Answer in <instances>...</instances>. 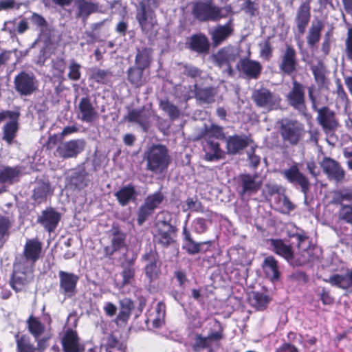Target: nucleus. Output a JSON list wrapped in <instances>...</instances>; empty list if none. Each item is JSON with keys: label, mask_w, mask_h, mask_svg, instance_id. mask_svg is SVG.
Masks as SVG:
<instances>
[{"label": "nucleus", "mask_w": 352, "mask_h": 352, "mask_svg": "<svg viewBox=\"0 0 352 352\" xmlns=\"http://www.w3.org/2000/svg\"><path fill=\"white\" fill-rule=\"evenodd\" d=\"M144 159L146 162V170L155 174L163 173L171 162L167 148L162 144L151 146L144 153Z\"/></svg>", "instance_id": "f257e3e1"}, {"label": "nucleus", "mask_w": 352, "mask_h": 352, "mask_svg": "<svg viewBox=\"0 0 352 352\" xmlns=\"http://www.w3.org/2000/svg\"><path fill=\"white\" fill-rule=\"evenodd\" d=\"M192 14L199 21H215L224 17L222 8L216 6L211 0L195 3L192 8Z\"/></svg>", "instance_id": "f03ea898"}, {"label": "nucleus", "mask_w": 352, "mask_h": 352, "mask_svg": "<svg viewBox=\"0 0 352 352\" xmlns=\"http://www.w3.org/2000/svg\"><path fill=\"white\" fill-rule=\"evenodd\" d=\"M224 328L217 320L214 321L213 329L210 330L207 336L197 334L192 348L195 352H199L205 349H210L213 344L219 345V342L225 337Z\"/></svg>", "instance_id": "7ed1b4c3"}, {"label": "nucleus", "mask_w": 352, "mask_h": 352, "mask_svg": "<svg viewBox=\"0 0 352 352\" xmlns=\"http://www.w3.org/2000/svg\"><path fill=\"white\" fill-rule=\"evenodd\" d=\"M252 98L257 107L267 111L280 109L282 99L279 94L272 92L266 88L254 90Z\"/></svg>", "instance_id": "20e7f679"}, {"label": "nucleus", "mask_w": 352, "mask_h": 352, "mask_svg": "<svg viewBox=\"0 0 352 352\" xmlns=\"http://www.w3.org/2000/svg\"><path fill=\"white\" fill-rule=\"evenodd\" d=\"M34 267L19 261L14 265V272L11 280V287L16 292L23 291L33 279Z\"/></svg>", "instance_id": "39448f33"}, {"label": "nucleus", "mask_w": 352, "mask_h": 352, "mask_svg": "<svg viewBox=\"0 0 352 352\" xmlns=\"http://www.w3.org/2000/svg\"><path fill=\"white\" fill-rule=\"evenodd\" d=\"M308 91L309 98L312 102L313 108L318 112L317 120L318 123L326 133L335 130L338 125L335 113L327 107L317 109L318 104L314 96V88L312 87H309Z\"/></svg>", "instance_id": "423d86ee"}, {"label": "nucleus", "mask_w": 352, "mask_h": 352, "mask_svg": "<svg viewBox=\"0 0 352 352\" xmlns=\"http://www.w3.org/2000/svg\"><path fill=\"white\" fill-rule=\"evenodd\" d=\"M280 132L283 141L291 145H296L304 135L302 124L293 120H283L280 122Z\"/></svg>", "instance_id": "0eeeda50"}, {"label": "nucleus", "mask_w": 352, "mask_h": 352, "mask_svg": "<svg viewBox=\"0 0 352 352\" xmlns=\"http://www.w3.org/2000/svg\"><path fill=\"white\" fill-rule=\"evenodd\" d=\"M239 56V50L237 47L228 45L219 50L212 57L214 63L219 67L227 66L228 75L232 76L233 70L230 64L235 62Z\"/></svg>", "instance_id": "6e6552de"}, {"label": "nucleus", "mask_w": 352, "mask_h": 352, "mask_svg": "<svg viewBox=\"0 0 352 352\" xmlns=\"http://www.w3.org/2000/svg\"><path fill=\"white\" fill-rule=\"evenodd\" d=\"M14 83L16 91L24 96L31 95L38 88V81L32 73H19L15 76Z\"/></svg>", "instance_id": "1a4fd4ad"}, {"label": "nucleus", "mask_w": 352, "mask_h": 352, "mask_svg": "<svg viewBox=\"0 0 352 352\" xmlns=\"http://www.w3.org/2000/svg\"><path fill=\"white\" fill-rule=\"evenodd\" d=\"M85 141L84 140H72L60 144L54 154L63 159L76 157L85 149Z\"/></svg>", "instance_id": "9d476101"}, {"label": "nucleus", "mask_w": 352, "mask_h": 352, "mask_svg": "<svg viewBox=\"0 0 352 352\" xmlns=\"http://www.w3.org/2000/svg\"><path fill=\"white\" fill-rule=\"evenodd\" d=\"M19 113L15 111H3L0 112V122L9 119L10 122L3 126V139L10 145L16 137L18 130V118Z\"/></svg>", "instance_id": "9b49d317"}, {"label": "nucleus", "mask_w": 352, "mask_h": 352, "mask_svg": "<svg viewBox=\"0 0 352 352\" xmlns=\"http://www.w3.org/2000/svg\"><path fill=\"white\" fill-rule=\"evenodd\" d=\"M282 174L289 182L298 184L305 195L307 193L310 186L309 179L300 171L297 163H294L289 168L283 170Z\"/></svg>", "instance_id": "f8f14e48"}, {"label": "nucleus", "mask_w": 352, "mask_h": 352, "mask_svg": "<svg viewBox=\"0 0 352 352\" xmlns=\"http://www.w3.org/2000/svg\"><path fill=\"white\" fill-rule=\"evenodd\" d=\"M297 65L298 60L295 49L292 45L286 44L285 49L280 56V70L285 74L291 75L296 72Z\"/></svg>", "instance_id": "ddd939ff"}, {"label": "nucleus", "mask_w": 352, "mask_h": 352, "mask_svg": "<svg viewBox=\"0 0 352 352\" xmlns=\"http://www.w3.org/2000/svg\"><path fill=\"white\" fill-rule=\"evenodd\" d=\"M41 251L42 243L38 239H28L24 247V258H21L19 261L34 267L35 262L41 256Z\"/></svg>", "instance_id": "4468645a"}, {"label": "nucleus", "mask_w": 352, "mask_h": 352, "mask_svg": "<svg viewBox=\"0 0 352 352\" xmlns=\"http://www.w3.org/2000/svg\"><path fill=\"white\" fill-rule=\"evenodd\" d=\"M60 280V292L66 297L70 298L76 292V285L79 280V277L69 272L64 271L58 272Z\"/></svg>", "instance_id": "2eb2a0df"}, {"label": "nucleus", "mask_w": 352, "mask_h": 352, "mask_svg": "<svg viewBox=\"0 0 352 352\" xmlns=\"http://www.w3.org/2000/svg\"><path fill=\"white\" fill-rule=\"evenodd\" d=\"M242 190L241 195H252L256 193L262 186V181L258 174H241L239 176Z\"/></svg>", "instance_id": "dca6fc26"}, {"label": "nucleus", "mask_w": 352, "mask_h": 352, "mask_svg": "<svg viewBox=\"0 0 352 352\" xmlns=\"http://www.w3.org/2000/svg\"><path fill=\"white\" fill-rule=\"evenodd\" d=\"M77 111L78 118L83 122L91 123L98 118V111L88 97L80 99Z\"/></svg>", "instance_id": "f3484780"}, {"label": "nucleus", "mask_w": 352, "mask_h": 352, "mask_svg": "<svg viewBox=\"0 0 352 352\" xmlns=\"http://www.w3.org/2000/svg\"><path fill=\"white\" fill-rule=\"evenodd\" d=\"M202 145L205 160L213 162L225 158L226 152L221 148L220 144L217 140L204 139Z\"/></svg>", "instance_id": "a211bd4d"}, {"label": "nucleus", "mask_w": 352, "mask_h": 352, "mask_svg": "<svg viewBox=\"0 0 352 352\" xmlns=\"http://www.w3.org/2000/svg\"><path fill=\"white\" fill-rule=\"evenodd\" d=\"M142 260L146 262L144 267L146 277L151 281L157 279L160 274L161 266L157 254L153 251H150L142 256Z\"/></svg>", "instance_id": "6ab92c4d"}, {"label": "nucleus", "mask_w": 352, "mask_h": 352, "mask_svg": "<svg viewBox=\"0 0 352 352\" xmlns=\"http://www.w3.org/2000/svg\"><path fill=\"white\" fill-rule=\"evenodd\" d=\"M321 167L330 179L341 182L344 179L345 172L340 164L330 157H324L320 163Z\"/></svg>", "instance_id": "aec40b11"}, {"label": "nucleus", "mask_w": 352, "mask_h": 352, "mask_svg": "<svg viewBox=\"0 0 352 352\" xmlns=\"http://www.w3.org/2000/svg\"><path fill=\"white\" fill-rule=\"evenodd\" d=\"M173 226L166 220H158L155 224V239L164 246L168 245L173 241L171 234Z\"/></svg>", "instance_id": "412c9836"}, {"label": "nucleus", "mask_w": 352, "mask_h": 352, "mask_svg": "<svg viewBox=\"0 0 352 352\" xmlns=\"http://www.w3.org/2000/svg\"><path fill=\"white\" fill-rule=\"evenodd\" d=\"M287 100L292 107L300 111H303L305 106V91L303 86L294 81L291 91L287 95Z\"/></svg>", "instance_id": "4be33fe9"}, {"label": "nucleus", "mask_w": 352, "mask_h": 352, "mask_svg": "<svg viewBox=\"0 0 352 352\" xmlns=\"http://www.w3.org/2000/svg\"><path fill=\"white\" fill-rule=\"evenodd\" d=\"M251 140L245 135H234L226 138L227 153L236 155L245 149L250 143Z\"/></svg>", "instance_id": "5701e85b"}, {"label": "nucleus", "mask_w": 352, "mask_h": 352, "mask_svg": "<svg viewBox=\"0 0 352 352\" xmlns=\"http://www.w3.org/2000/svg\"><path fill=\"white\" fill-rule=\"evenodd\" d=\"M62 344L65 352H82L85 350L77 333L72 329L65 331L62 338Z\"/></svg>", "instance_id": "b1692460"}, {"label": "nucleus", "mask_w": 352, "mask_h": 352, "mask_svg": "<svg viewBox=\"0 0 352 352\" xmlns=\"http://www.w3.org/2000/svg\"><path fill=\"white\" fill-rule=\"evenodd\" d=\"M137 20L142 31L145 33L151 32L157 24L154 12L142 6L136 15Z\"/></svg>", "instance_id": "393cba45"}, {"label": "nucleus", "mask_w": 352, "mask_h": 352, "mask_svg": "<svg viewBox=\"0 0 352 352\" xmlns=\"http://www.w3.org/2000/svg\"><path fill=\"white\" fill-rule=\"evenodd\" d=\"M150 111L142 108L129 111L125 118L130 122L139 124L144 131H146L150 125Z\"/></svg>", "instance_id": "a878e982"}, {"label": "nucleus", "mask_w": 352, "mask_h": 352, "mask_svg": "<svg viewBox=\"0 0 352 352\" xmlns=\"http://www.w3.org/2000/svg\"><path fill=\"white\" fill-rule=\"evenodd\" d=\"M60 219V214L52 208L43 210L38 221L49 232H53Z\"/></svg>", "instance_id": "bb28decb"}, {"label": "nucleus", "mask_w": 352, "mask_h": 352, "mask_svg": "<svg viewBox=\"0 0 352 352\" xmlns=\"http://www.w3.org/2000/svg\"><path fill=\"white\" fill-rule=\"evenodd\" d=\"M22 170L19 166H0V184H13L19 180Z\"/></svg>", "instance_id": "cd10ccee"}, {"label": "nucleus", "mask_w": 352, "mask_h": 352, "mask_svg": "<svg viewBox=\"0 0 352 352\" xmlns=\"http://www.w3.org/2000/svg\"><path fill=\"white\" fill-rule=\"evenodd\" d=\"M234 32L233 25L231 21L226 24L217 26L211 32V38L214 46L221 44L230 36Z\"/></svg>", "instance_id": "c85d7f7f"}, {"label": "nucleus", "mask_w": 352, "mask_h": 352, "mask_svg": "<svg viewBox=\"0 0 352 352\" xmlns=\"http://www.w3.org/2000/svg\"><path fill=\"white\" fill-rule=\"evenodd\" d=\"M311 18L309 2H303L298 8L295 22L300 34H304Z\"/></svg>", "instance_id": "c756f323"}, {"label": "nucleus", "mask_w": 352, "mask_h": 352, "mask_svg": "<svg viewBox=\"0 0 352 352\" xmlns=\"http://www.w3.org/2000/svg\"><path fill=\"white\" fill-rule=\"evenodd\" d=\"M118 203L122 206H126L130 202L135 201L138 193L133 184H128L122 187L114 194Z\"/></svg>", "instance_id": "7c9ffc66"}, {"label": "nucleus", "mask_w": 352, "mask_h": 352, "mask_svg": "<svg viewBox=\"0 0 352 352\" xmlns=\"http://www.w3.org/2000/svg\"><path fill=\"white\" fill-rule=\"evenodd\" d=\"M262 68V65L258 61L248 58L241 60V69L250 78L257 79L261 74Z\"/></svg>", "instance_id": "2f4dec72"}, {"label": "nucleus", "mask_w": 352, "mask_h": 352, "mask_svg": "<svg viewBox=\"0 0 352 352\" xmlns=\"http://www.w3.org/2000/svg\"><path fill=\"white\" fill-rule=\"evenodd\" d=\"M323 28L324 24L320 20L312 22L307 36V42L309 47H314L320 41Z\"/></svg>", "instance_id": "473e14b6"}, {"label": "nucleus", "mask_w": 352, "mask_h": 352, "mask_svg": "<svg viewBox=\"0 0 352 352\" xmlns=\"http://www.w3.org/2000/svg\"><path fill=\"white\" fill-rule=\"evenodd\" d=\"M263 269L266 276L272 281L278 280L280 276V272L278 266V261L270 256L264 259Z\"/></svg>", "instance_id": "72a5a7b5"}, {"label": "nucleus", "mask_w": 352, "mask_h": 352, "mask_svg": "<svg viewBox=\"0 0 352 352\" xmlns=\"http://www.w3.org/2000/svg\"><path fill=\"white\" fill-rule=\"evenodd\" d=\"M270 243L272 251L276 254L283 256L287 261L293 258L294 254L290 245H286L280 239H270Z\"/></svg>", "instance_id": "f704fd0d"}, {"label": "nucleus", "mask_w": 352, "mask_h": 352, "mask_svg": "<svg viewBox=\"0 0 352 352\" xmlns=\"http://www.w3.org/2000/svg\"><path fill=\"white\" fill-rule=\"evenodd\" d=\"M190 48L199 54L207 52L209 50V42L204 34H195L191 36L189 42Z\"/></svg>", "instance_id": "c9c22d12"}, {"label": "nucleus", "mask_w": 352, "mask_h": 352, "mask_svg": "<svg viewBox=\"0 0 352 352\" xmlns=\"http://www.w3.org/2000/svg\"><path fill=\"white\" fill-rule=\"evenodd\" d=\"M151 61V49L145 47L138 50L135 59V67L145 70L150 67Z\"/></svg>", "instance_id": "e433bc0d"}, {"label": "nucleus", "mask_w": 352, "mask_h": 352, "mask_svg": "<svg viewBox=\"0 0 352 352\" xmlns=\"http://www.w3.org/2000/svg\"><path fill=\"white\" fill-rule=\"evenodd\" d=\"M125 234L120 231H116L113 234L111 246L106 247L104 251L107 255H112L115 252L121 250L125 245Z\"/></svg>", "instance_id": "4c0bfd02"}, {"label": "nucleus", "mask_w": 352, "mask_h": 352, "mask_svg": "<svg viewBox=\"0 0 352 352\" xmlns=\"http://www.w3.org/2000/svg\"><path fill=\"white\" fill-rule=\"evenodd\" d=\"M249 302L258 310H263L267 307L270 298L265 294L258 292H252L249 294Z\"/></svg>", "instance_id": "58836bf2"}, {"label": "nucleus", "mask_w": 352, "mask_h": 352, "mask_svg": "<svg viewBox=\"0 0 352 352\" xmlns=\"http://www.w3.org/2000/svg\"><path fill=\"white\" fill-rule=\"evenodd\" d=\"M16 344V352H36V346L25 335L16 333L14 336Z\"/></svg>", "instance_id": "ea45409f"}, {"label": "nucleus", "mask_w": 352, "mask_h": 352, "mask_svg": "<svg viewBox=\"0 0 352 352\" xmlns=\"http://www.w3.org/2000/svg\"><path fill=\"white\" fill-rule=\"evenodd\" d=\"M143 72L144 69L135 66L128 69L127 79L135 87H140L144 84L145 79L143 77Z\"/></svg>", "instance_id": "a19ab883"}, {"label": "nucleus", "mask_w": 352, "mask_h": 352, "mask_svg": "<svg viewBox=\"0 0 352 352\" xmlns=\"http://www.w3.org/2000/svg\"><path fill=\"white\" fill-rule=\"evenodd\" d=\"M30 333L37 340L45 331V327L38 318L31 316L27 320Z\"/></svg>", "instance_id": "79ce46f5"}, {"label": "nucleus", "mask_w": 352, "mask_h": 352, "mask_svg": "<svg viewBox=\"0 0 352 352\" xmlns=\"http://www.w3.org/2000/svg\"><path fill=\"white\" fill-rule=\"evenodd\" d=\"M325 282L329 283L332 286H336L341 289H346L350 287L349 273L344 275L334 274L329 279H324Z\"/></svg>", "instance_id": "37998d69"}, {"label": "nucleus", "mask_w": 352, "mask_h": 352, "mask_svg": "<svg viewBox=\"0 0 352 352\" xmlns=\"http://www.w3.org/2000/svg\"><path fill=\"white\" fill-rule=\"evenodd\" d=\"M133 308V302L129 298H123L120 300V311L117 316V320L126 322L131 315V310Z\"/></svg>", "instance_id": "c03bdc74"}, {"label": "nucleus", "mask_w": 352, "mask_h": 352, "mask_svg": "<svg viewBox=\"0 0 352 352\" xmlns=\"http://www.w3.org/2000/svg\"><path fill=\"white\" fill-rule=\"evenodd\" d=\"M160 108L166 113L171 120H175L179 117V108L168 100H161L159 104Z\"/></svg>", "instance_id": "a18cd8bd"}, {"label": "nucleus", "mask_w": 352, "mask_h": 352, "mask_svg": "<svg viewBox=\"0 0 352 352\" xmlns=\"http://www.w3.org/2000/svg\"><path fill=\"white\" fill-rule=\"evenodd\" d=\"M78 7L79 11L78 15L81 16H87L98 10V5L85 0H79L78 1Z\"/></svg>", "instance_id": "49530a36"}, {"label": "nucleus", "mask_w": 352, "mask_h": 352, "mask_svg": "<svg viewBox=\"0 0 352 352\" xmlns=\"http://www.w3.org/2000/svg\"><path fill=\"white\" fill-rule=\"evenodd\" d=\"M214 89L211 87L197 89L195 91L196 98L204 103H211L214 102Z\"/></svg>", "instance_id": "de8ad7c7"}, {"label": "nucleus", "mask_w": 352, "mask_h": 352, "mask_svg": "<svg viewBox=\"0 0 352 352\" xmlns=\"http://www.w3.org/2000/svg\"><path fill=\"white\" fill-rule=\"evenodd\" d=\"M311 70L314 76L315 80L320 86H323L326 84V69L324 65L319 63L317 65L311 66Z\"/></svg>", "instance_id": "09e8293b"}, {"label": "nucleus", "mask_w": 352, "mask_h": 352, "mask_svg": "<svg viewBox=\"0 0 352 352\" xmlns=\"http://www.w3.org/2000/svg\"><path fill=\"white\" fill-rule=\"evenodd\" d=\"M50 192V184L41 183L34 190L33 197L35 200L41 202L46 199Z\"/></svg>", "instance_id": "8fccbe9b"}, {"label": "nucleus", "mask_w": 352, "mask_h": 352, "mask_svg": "<svg viewBox=\"0 0 352 352\" xmlns=\"http://www.w3.org/2000/svg\"><path fill=\"white\" fill-rule=\"evenodd\" d=\"M164 199V195L161 191L148 195L144 200V204L154 210L161 204Z\"/></svg>", "instance_id": "3c124183"}, {"label": "nucleus", "mask_w": 352, "mask_h": 352, "mask_svg": "<svg viewBox=\"0 0 352 352\" xmlns=\"http://www.w3.org/2000/svg\"><path fill=\"white\" fill-rule=\"evenodd\" d=\"M102 347L104 348L106 352L113 351L114 349H125L123 343L113 335H109L107 337L105 342L102 344Z\"/></svg>", "instance_id": "603ef678"}, {"label": "nucleus", "mask_w": 352, "mask_h": 352, "mask_svg": "<svg viewBox=\"0 0 352 352\" xmlns=\"http://www.w3.org/2000/svg\"><path fill=\"white\" fill-rule=\"evenodd\" d=\"M225 138V134L223 128L217 125H212L207 129L204 136V139L210 140H223Z\"/></svg>", "instance_id": "864d4df0"}, {"label": "nucleus", "mask_w": 352, "mask_h": 352, "mask_svg": "<svg viewBox=\"0 0 352 352\" xmlns=\"http://www.w3.org/2000/svg\"><path fill=\"white\" fill-rule=\"evenodd\" d=\"M343 201L352 203V189L344 188L335 192L334 202L340 204L341 207Z\"/></svg>", "instance_id": "5fc2aeb1"}, {"label": "nucleus", "mask_w": 352, "mask_h": 352, "mask_svg": "<svg viewBox=\"0 0 352 352\" xmlns=\"http://www.w3.org/2000/svg\"><path fill=\"white\" fill-rule=\"evenodd\" d=\"M88 180L84 173H75L70 178V185L81 189L87 186Z\"/></svg>", "instance_id": "6e6d98bb"}, {"label": "nucleus", "mask_w": 352, "mask_h": 352, "mask_svg": "<svg viewBox=\"0 0 352 352\" xmlns=\"http://www.w3.org/2000/svg\"><path fill=\"white\" fill-rule=\"evenodd\" d=\"M338 217L346 223L352 225V206L342 204V206L338 211Z\"/></svg>", "instance_id": "4d7b16f0"}, {"label": "nucleus", "mask_w": 352, "mask_h": 352, "mask_svg": "<svg viewBox=\"0 0 352 352\" xmlns=\"http://www.w3.org/2000/svg\"><path fill=\"white\" fill-rule=\"evenodd\" d=\"M153 212L154 210L153 208L144 203L138 210L137 219L138 224L142 225Z\"/></svg>", "instance_id": "13d9d810"}, {"label": "nucleus", "mask_w": 352, "mask_h": 352, "mask_svg": "<svg viewBox=\"0 0 352 352\" xmlns=\"http://www.w3.org/2000/svg\"><path fill=\"white\" fill-rule=\"evenodd\" d=\"M110 73L107 71L100 69H93L91 71V78L99 83H104Z\"/></svg>", "instance_id": "bf43d9fd"}, {"label": "nucleus", "mask_w": 352, "mask_h": 352, "mask_svg": "<svg viewBox=\"0 0 352 352\" xmlns=\"http://www.w3.org/2000/svg\"><path fill=\"white\" fill-rule=\"evenodd\" d=\"M122 277V285L131 284L134 280L135 270L131 266H128L124 268L121 272Z\"/></svg>", "instance_id": "052dcab7"}, {"label": "nucleus", "mask_w": 352, "mask_h": 352, "mask_svg": "<svg viewBox=\"0 0 352 352\" xmlns=\"http://www.w3.org/2000/svg\"><path fill=\"white\" fill-rule=\"evenodd\" d=\"M204 243H197L192 239L185 241L184 248L190 254H195L199 252L200 245Z\"/></svg>", "instance_id": "680f3d73"}, {"label": "nucleus", "mask_w": 352, "mask_h": 352, "mask_svg": "<svg viewBox=\"0 0 352 352\" xmlns=\"http://www.w3.org/2000/svg\"><path fill=\"white\" fill-rule=\"evenodd\" d=\"M278 204L282 212L284 213L289 212L294 209V205L290 201L288 197L285 195L279 197Z\"/></svg>", "instance_id": "e2e57ef3"}, {"label": "nucleus", "mask_w": 352, "mask_h": 352, "mask_svg": "<svg viewBox=\"0 0 352 352\" xmlns=\"http://www.w3.org/2000/svg\"><path fill=\"white\" fill-rule=\"evenodd\" d=\"M80 65L75 61H72L69 67L68 77L72 80H78L80 78Z\"/></svg>", "instance_id": "0e129e2a"}, {"label": "nucleus", "mask_w": 352, "mask_h": 352, "mask_svg": "<svg viewBox=\"0 0 352 352\" xmlns=\"http://www.w3.org/2000/svg\"><path fill=\"white\" fill-rule=\"evenodd\" d=\"M260 56L268 60L272 56V48L270 41L267 39L263 43L260 44Z\"/></svg>", "instance_id": "69168bd1"}, {"label": "nucleus", "mask_w": 352, "mask_h": 352, "mask_svg": "<svg viewBox=\"0 0 352 352\" xmlns=\"http://www.w3.org/2000/svg\"><path fill=\"white\" fill-rule=\"evenodd\" d=\"M31 23L41 30H43L47 26V21L41 15L37 13H33L30 17Z\"/></svg>", "instance_id": "338daca9"}, {"label": "nucleus", "mask_w": 352, "mask_h": 352, "mask_svg": "<svg viewBox=\"0 0 352 352\" xmlns=\"http://www.w3.org/2000/svg\"><path fill=\"white\" fill-rule=\"evenodd\" d=\"M345 45V52L347 58L352 61V28L348 30Z\"/></svg>", "instance_id": "774afa93"}]
</instances>
